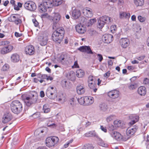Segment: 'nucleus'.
Masks as SVG:
<instances>
[{"label": "nucleus", "instance_id": "obj_13", "mask_svg": "<svg viewBox=\"0 0 149 149\" xmlns=\"http://www.w3.org/2000/svg\"><path fill=\"white\" fill-rule=\"evenodd\" d=\"M8 19L9 21L14 22L17 25H18L22 23L21 20L17 17V15H11L8 17Z\"/></svg>", "mask_w": 149, "mask_h": 149}, {"label": "nucleus", "instance_id": "obj_56", "mask_svg": "<svg viewBox=\"0 0 149 149\" xmlns=\"http://www.w3.org/2000/svg\"><path fill=\"white\" fill-rule=\"evenodd\" d=\"M145 57V56H142L137 57L136 59L139 61H142L144 58Z\"/></svg>", "mask_w": 149, "mask_h": 149}, {"label": "nucleus", "instance_id": "obj_5", "mask_svg": "<svg viewBox=\"0 0 149 149\" xmlns=\"http://www.w3.org/2000/svg\"><path fill=\"white\" fill-rule=\"evenodd\" d=\"M52 3L50 0H43L39 6V11L41 13L45 12L48 8H50Z\"/></svg>", "mask_w": 149, "mask_h": 149}, {"label": "nucleus", "instance_id": "obj_64", "mask_svg": "<svg viewBox=\"0 0 149 149\" xmlns=\"http://www.w3.org/2000/svg\"><path fill=\"white\" fill-rule=\"evenodd\" d=\"M131 63L133 64H138L139 63V62L137 61L134 60L133 61H132Z\"/></svg>", "mask_w": 149, "mask_h": 149}, {"label": "nucleus", "instance_id": "obj_52", "mask_svg": "<svg viewBox=\"0 0 149 149\" xmlns=\"http://www.w3.org/2000/svg\"><path fill=\"white\" fill-rule=\"evenodd\" d=\"M113 116L112 115L110 116L107 117V120L108 122H110L111 120H112L113 119Z\"/></svg>", "mask_w": 149, "mask_h": 149}, {"label": "nucleus", "instance_id": "obj_14", "mask_svg": "<svg viewBox=\"0 0 149 149\" xmlns=\"http://www.w3.org/2000/svg\"><path fill=\"white\" fill-rule=\"evenodd\" d=\"M82 12L85 16L88 18L91 17L93 15L92 10L89 8L86 7L84 8Z\"/></svg>", "mask_w": 149, "mask_h": 149}, {"label": "nucleus", "instance_id": "obj_51", "mask_svg": "<svg viewBox=\"0 0 149 149\" xmlns=\"http://www.w3.org/2000/svg\"><path fill=\"white\" fill-rule=\"evenodd\" d=\"M96 20L95 18L91 19L89 20L88 23L91 25H92L94 23L96 22Z\"/></svg>", "mask_w": 149, "mask_h": 149}, {"label": "nucleus", "instance_id": "obj_3", "mask_svg": "<svg viewBox=\"0 0 149 149\" xmlns=\"http://www.w3.org/2000/svg\"><path fill=\"white\" fill-rule=\"evenodd\" d=\"M10 109L13 112L18 114L22 110V105L21 102L18 100L13 101L10 105Z\"/></svg>", "mask_w": 149, "mask_h": 149}, {"label": "nucleus", "instance_id": "obj_17", "mask_svg": "<svg viewBox=\"0 0 149 149\" xmlns=\"http://www.w3.org/2000/svg\"><path fill=\"white\" fill-rule=\"evenodd\" d=\"M25 52L26 54L32 55L35 52L34 47L31 45L27 46L25 48Z\"/></svg>", "mask_w": 149, "mask_h": 149}, {"label": "nucleus", "instance_id": "obj_15", "mask_svg": "<svg viewBox=\"0 0 149 149\" xmlns=\"http://www.w3.org/2000/svg\"><path fill=\"white\" fill-rule=\"evenodd\" d=\"M107 95L110 98L116 99L119 97V92L116 90H111L108 92Z\"/></svg>", "mask_w": 149, "mask_h": 149}, {"label": "nucleus", "instance_id": "obj_50", "mask_svg": "<svg viewBox=\"0 0 149 149\" xmlns=\"http://www.w3.org/2000/svg\"><path fill=\"white\" fill-rule=\"evenodd\" d=\"M98 59L100 62H101L103 59V57L102 55L100 54H97Z\"/></svg>", "mask_w": 149, "mask_h": 149}, {"label": "nucleus", "instance_id": "obj_43", "mask_svg": "<svg viewBox=\"0 0 149 149\" xmlns=\"http://www.w3.org/2000/svg\"><path fill=\"white\" fill-rule=\"evenodd\" d=\"M128 88L130 90H133L136 88V86L135 84H131L128 86Z\"/></svg>", "mask_w": 149, "mask_h": 149}, {"label": "nucleus", "instance_id": "obj_30", "mask_svg": "<svg viewBox=\"0 0 149 149\" xmlns=\"http://www.w3.org/2000/svg\"><path fill=\"white\" fill-rule=\"evenodd\" d=\"M85 105H90L92 104L94 101V98L93 97L89 96L85 97Z\"/></svg>", "mask_w": 149, "mask_h": 149}, {"label": "nucleus", "instance_id": "obj_58", "mask_svg": "<svg viewBox=\"0 0 149 149\" xmlns=\"http://www.w3.org/2000/svg\"><path fill=\"white\" fill-rule=\"evenodd\" d=\"M15 36L17 37H19L21 36L22 35V33H20L17 32H15Z\"/></svg>", "mask_w": 149, "mask_h": 149}, {"label": "nucleus", "instance_id": "obj_29", "mask_svg": "<svg viewBox=\"0 0 149 149\" xmlns=\"http://www.w3.org/2000/svg\"><path fill=\"white\" fill-rule=\"evenodd\" d=\"M76 90L77 93L79 95H82L85 92V89L83 85H79L77 86Z\"/></svg>", "mask_w": 149, "mask_h": 149}, {"label": "nucleus", "instance_id": "obj_31", "mask_svg": "<svg viewBox=\"0 0 149 149\" xmlns=\"http://www.w3.org/2000/svg\"><path fill=\"white\" fill-rule=\"evenodd\" d=\"M11 59L13 62H17L19 60V56L16 53L13 54L11 56Z\"/></svg>", "mask_w": 149, "mask_h": 149}, {"label": "nucleus", "instance_id": "obj_28", "mask_svg": "<svg viewBox=\"0 0 149 149\" xmlns=\"http://www.w3.org/2000/svg\"><path fill=\"white\" fill-rule=\"evenodd\" d=\"M112 136L118 141H120L122 138V136L118 132H113L111 134Z\"/></svg>", "mask_w": 149, "mask_h": 149}, {"label": "nucleus", "instance_id": "obj_16", "mask_svg": "<svg viewBox=\"0 0 149 149\" xmlns=\"http://www.w3.org/2000/svg\"><path fill=\"white\" fill-rule=\"evenodd\" d=\"M56 93V89L55 88L49 87L48 88L46 91V94L48 97L52 98V96Z\"/></svg>", "mask_w": 149, "mask_h": 149}, {"label": "nucleus", "instance_id": "obj_9", "mask_svg": "<svg viewBox=\"0 0 149 149\" xmlns=\"http://www.w3.org/2000/svg\"><path fill=\"white\" fill-rule=\"evenodd\" d=\"M24 8L27 10L30 11H33L36 8L35 3L31 1H28L24 4Z\"/></svg>", "mask_w": 149, "mask_h": 149}, {"label": "nucleus", "instance_id": "obj_8", "mask_svg": "<svg viewBox=\"0 0 149 149\" xmlns=\"http://www.w3.org/2000/svg\"><path fill=\"white\" fill-rule=\"evenodd\" d=\"M77 98L75 96L71 97L69 100L70 104L72 105V107L70 108V111L72 112H75L77 107L76 105L77 102Z\"/></svg>", "mask_w": 149, "mask_h": 149}, {"label": "nucleus", "instance_id": "obj_18", "mask_svg": "<svg viewBox=\"0 0 149 149\" xmlns=\"http://www.w3.org/2000/svg\"><path fill=\"white\" fill-rule=\"evenodd\" d=\"M113 40V36L110 34H105L103 35L102 37V40L104 42L107 43H109L111 42Z\"/></svg>", "mask_w": 149, "mask_h": 149}, {"label": "nucleus", "instance_id": "obj_23", "mask_svg": "<svg viewBox=\"0 0 149 149\" xmlns=\"http://www.w3.org/2000/svg\"><path fill=\"white\" fill-rule=\"evenodd\" d=\"M75 28L77 31L79 33L83 34L86 31V27L81 24L77 25L75 26Z\"/></svg>", "mask_w": 149, "mask_h": 149}, {"label": "nucleus", "instance_id": "obj_42", "mask_svg": "<svg viewBox=\"0 0 149 149\" xmlns=\"http://www.w3.org/2000/svg\"><path fill=\"white\" fill-rule=\"evenodd\" d=\"M61 1L60 0H53V5L55 6H58L61 3Z\"/></svg>", "mask_w": 149, "mask_h": 149}, {"label": "nucleus", "instance_id": "obj_12", "mask_svg": "<svg viewBox=\"0 0 149 149\" xmlns=\"http://www.w3.org/2000/svg\"><path fill=\"white\" fill-rule=\"evenodd\" d=\"M39 40L40 45L42 46L45 45L48 40V35L46 33H44L42 34L38 38Z\"/></svg>", "mask_w": 149, "mask_h": 149}, {"label": "nucleus", "instance_id": "obj_61", "mask_svg": "<svg viewBox=\"0 0 149 149\" xmlns=\"http://www.w3.org/2000/svg\"><path fill=\"white\" fill-rule=\"evenodd\" d=\"M40 96L41 97H43L45 96V94L43 91H41L40 93Z\"/></svg>", "mask_w": 149, "mask_h": 149}, {"label": "nucleus", "instance_id": "obj_62", "mask_svg": "<svg viewBox=\"0 0 149 149\" xmlns=\"http://www.w3.org/2000/svg\"><path fill=\"white\" fill-rule=\"evenodd\" d=\"M127 68L130 70H132L134 69V68L132 66H128Z\"/></svg>", "mask_w": 149, "mask_h": 149}, {"label": "nucleus", "instance_id": "obj_4", "mask_svg": "<svg viewBox=\"0 0 149 149\" xmlns=\"http://www.w3.org/2000/svg\"><path fill=\"white\" fill-rule=\"evenodd\" d=\"M112 20L111 18L108 16L101 17L98 20L97 25V27L99 29L102 28L105 24H110Z\"/></svg>", "mask_w": 149, "mask_h": 149}, {"label": "nucleus", "instance_id": "obj_26", "mask_svg": "<svg viewBox=\"0 0 149 149\" xmlns=\"http://www.w3.org/2000/svg\"><path fill=\"white\" fill-rule=\"evenodd\" d=\"M10 3L14 6V9L16 10H19L20 8H22L23 4L20 2H18L17 5L15 4V1L14 0H11L10 1Z\"/></svg>", "mask_w": 149, "mask_h": 149}, {"label": "nucleus", "instance_id": "obj_44", "mask_svg": "<svg viewBox=\"0 0 149 149\" xmlns=\"http://www.w3.org/2000/svg\"><path fill=\"white\" fill-rule=\"evenodd\" d=\"M117 29L116 26L115 25H113L111 26L110 30L111 32L114 33Z\"/></svg>", "mask_w": 149, "mask_h": 149}, {"label": "nucleus", "instance_id": "obj_39", "mask_svg": "<svg viewBox=\"0 0 149 149\" xmlns=\"http://www.w3.org/2000/svg\"><path fill=\"white\" fill-rule=\"evenodd\" d=\"M98 144L99 145L102 147H106L107 146V144L105 143L102 139H99Z\"/></svg>", "mask_w": 149, "mask_h": 149}, {"label": "nucleus", "instance_id": "obj_35", "mask_svg": "<svg viewBox=\"0 0 149 149\" xmlns=\"http://www.w3.org/2000/svg\"><path fill=\"white\" fill-rule=\"evenodd\" d=\"M42 110L45 113H47L51 110L49 106L47 104H45L43 105Z\"/></svg>", "mask_w": 149, "mask_h": 149}, {"label": "nucleus", "instance_id": "obj_48", "mask_svg": "<svg viewBox=\"0 0 149 149\" xmlns=\"http://www.w3.org/2000/svg\"><path fill=\"white\" fill-rule=\"evenodd\" d=\"M72 68H79V66L78 64L77 61H76L74 62V65L72 66Z\"/></svg>", "mask_w": 149, "mask_h": 149}, {"label": "nucleus", "instance_id": "obj_54", "mask_svg": "<svg viewBox=\"0 0 149 149\" xmlns=\"http://www.w3.org/2000/svg\"><path fill=\"white\" fill-rule=\"evenodd\" d=\"M110 71L107 72L105 74H104V76L106 78H108L110 76Z\"/></svg>", "mask_w": 149, "mask_h": 149}, {"label": "nucleus", "instance_id": "obj_24", "mask_svg": "<svg viewBox=\"0 0 149 149\" xmlns=\"http://www.w3.org/2000/svg\"><path fill=\"white\" fill-rule=\"evenodd\" d=\"M130 118L131 121L129 123L130 125H132L138 122L139 119V116L134 114H132L129 116Z\"/></svg>", "mask_w": 149, "mask_h": 149}, {"label": "nucleus", "instance_id": "obj_36", "mask_svg": "<svg viewBox=\"0 0 149 149\" xmlns=\"http://www.w3.org/2000/svg\"><path fill=\"white\" fill-rule=\"evenodd\" d=\"M130 15L129 13H126L125 12H123L120 13V18H129L130 17Z\"/></svg>", "mask_w": 149, "mask_h": 149}, {"label": "nucleus", "instance_id": "obj_40", "mask_svg": "<svg viewBox=\"0 0 149 149\" xmlns=\"http://www.w3.org/2000/svg\"><path fill=\"white\" fill-rule=\"evenodd\" d=\"M121 121L120 120H116L114 121L113 124L116 127H119L121 126Z\"/></svg>", "mask_w": 149, "mask_h": 149}, {"label": "nucleus", "instance_id": "obj_60", "mask_svg": "<svg viewBox=\"0 0 149 149\" xmlns=\"http://www.w3.org/2000/svg\"><path fill=\"white\" fill-rule=\"evenodd\" d=\"M108 65L109 66H112L113 65V63L112 61L111 60H109L108 61Z\"/></svg>", "mask_w": 149, "mask_h": 149}, {"label": "nucleus", "instance_id": "obj_1", "mask_svg": "<svg viewBox=\"0 0 149 149\" xmlns=\"http://www.w3.org/2000/svg\"><path fill=\"white\" fill-rule=\"evenodd\" d=\"M56 30L52 35V39L55 42L60 43L62 40L65 33V30L63 27H56Z\"/></svg>", "mask_w": 149, "mask_h": 149}, {"label": "nucleus", "instance_id": "obj_49", "mask_svg": "<svg viewBox=\"0 0 149 149\" xmlns=\"http://www.w3.org/2000/svg\"><path fill=\"white\" fill-rule=\"evenodd\" d=\"M33 22L36 27H37L39 25V23L36 19H32Z\"/></svg>", "mask_w": 149, "mask_h": 149}, {"label": "nucleus", "instance_id": "obj_59", "mask_svg": "<svg viewBox=\"0 0 149 149\" xmlns=\"http://www.w3.org/2000/svg\"><path fill=\"white\" fill-rule=\"evenodd\" d=\"M65 58V56L63 54H62L59 57V59L60 61H62L64 60Z\"/></svg>", "mask_w": 149, "mask_h": 149}, {"label": "nucleus", "instance_id": "obj_47", "mask_svg": "<svg viewBox=\"0 0 149 149\" xmlns=\"http://www.w3.org/2000/svg\"><path fill=\"white\" fill-rule=\"evenodd\" d=\"M44 131L43 130H41L40 129H38L36 130L34 134L35 135H39L40 133H43Z\"/></svg>", "mask_w": 149, "mask_h": 149}, {"label": "nucleus", "instance_id": "obj_57", "mask_svg": "<svg viewBox=\"0 0 149 149\" xmlns=\"http://www.w3.org/2000/svg\"><path fill=\"white\" fill-rule=\"evenodd\" d=\"M100 129L102 130L104 132H107V129L106 127H104L103 126H101Z\"/></svg>", "mask_w": 149, "mask_h": 149}, {"label": "nucleus", "instance_id": "obj_38", "mask_svg": "<svg viewBox=\"0 0 149 149\" xmlns=\"http://www.w3.org/2000/svg\"><path fill=\"white\" fill-rule=\"evenodd\" d=\"M77 101L81 105H85V97H82L79 98H77Z\"/></svg>", "mask_w": 149, "mask_h": 149}, {"label": "nucleus", "instance_id": "obj_41", "mask_svg": "<svg viewBox=\"0 0 149 149\" xmlns=\"http://www.w3.org/2000/svg\"><path fill=\"white\" fill-rule=\"evenodd\" d=\"M9 66L7 64H5L1 68V70L3 71H6L8 70L9 69Z\"/></svg>", "mask_w": 149, "mask_h": 149}, {"label": "nucleus", "instance_id": "obj_34", "mask_svg": "<svg viewBox=\"0 0 149 149\" xmlns=\"http://www.w3.org/2000/svg\"><path fill=\"white\" fill-rule=\"evenodd\" d=\"M134 2L135 5L136 6H142L144 4V0H134Z\"/></svg>", "mask_w": 149, "mask_h": 149}, {"label": "nucleus", "instance_id": "obj_63", "mask_svg": "<svg viewBox=\"0 0 149 149\" xmlns=\"http://www.w3.org/2000/svg\"><path fill=\"white\" fill-rule=\"evenodd\" d=\"M9 3V1L8 0H6L3 3V5L5 6H7L8 3Z\"/></svg>", "mask_w": 149, "mask_h": 149}, {"label": "nucleus", "instance_id": "obj_2", "mask_svg": "<svg viewBox=\"0 0 149 149\" xmlns=\"http://www.w3.org/2000/svg\"><path fill=\"white\" fill-rule=\"evenodd\" d=\"M0 45L3 46L0 49V53L4 55L11 52L13 49V47L10 44L8 41H3L0 42Z\"/></svg>", "mask_w": 149, "mask_h": 149}, {"label": "nucleus", "instance_id": "obj_33", "mask_svg": "<svg viewBox=\"0 0 149 149\" xmlns=\"http://www.w3.org/2000/svg\"><path fill=\"white\" fill-rule=\"evenodd\" d=\"M76 75L78 77L82 78L85 75L84 71L81 69L78 70L76 71Z\"/></svg>", "mask_w": 149, "mask_h": 149}, {"label": "nucleus", "instance_id": "obj_45", "mask_svg": "<svg viewBox=\"0 0 149 149\" xmlns=\"http://www.w3.org/2000/svg\"><path fill=\"white\" fill-rule=\"evenodd\" d=\"M46 124H47V125L48 127H50L53 126V125H55V124L53 123L52 121L50 120H47L46 121Z\"/></svg>", "mask_w": 149, "mask_h": 149}, {"label": "nucleus", "instance_id": "obj_27", "mask_svg": "<svg viewBox=\"0 0 149 149\" xmlns=\"http://www.w3.org/2000/svg\"><path fill=\"white\" fill-rule=\"evenodd\" d=\"M137 92L141 96H145L146 93V87L143 86L139 87L138 88Z\"/></svg>", "mask_w": 149, "mask_h": 149}, {"label": "nucleus", "instance_id": "obj_20", "mask_svg": "<svg viewBox=\"0 0 149 149\" xmlns=\"http://www.w3.org/2000/svg\"><path fill=\"white\" fill-rule=\"evenodd\" d=\"M136 130V129L134 127H128L126 131V134L128 136L127 138V140L129 139L131 136L134 134Z\"/></svg>", "mask_w": 149, "mask_h": 149}, {"label": "nucleus", "instance_id": "obj_6", "mask_svg": "<svg viewBox=\"0 0 149 149\" xmlns=\"http://www.w3.org/2000/svg\"><path fill=\"white\" fill-rule=\"evenodd\" d=\"M22 99L24 101L26 105L30 106L36 101V98L33 94L29 96H26L24 95L22 96Z\"/></svg>", "mask_w": 149, "mask_h": 149}, {"label": "nucleus", "instance_id": "obj_21", "mask_svg": "<svg viewBox=\"0 0 149 149\" xmlns=\"http://www.w3.org/2000/svg\"><path fill=\"white\" fill-rule=\"evenodd\" d=\"M13 118L12 115L10 113H8L5 114L2 118V122L4 123H6L10 120Z\"/></svg>", "mask_w": 149, "mask_h": 149}, {"label": "nucleus", "instance_id": "obj_46", "mask_svg": "<svg viewBox=\"0 0 149 149\" xmlns=\"http://www.w3.org/2000/svg\"><path fill=\"white\" fill-rule=\"evenodd\" d=\"M138 18L139 20L141 22H144L146 19V18L144 17H142L141 16L139 15L138 16Z\"/></svg>", "mask_w": 149, "mask_h": 149}, {"label": "nucleus", "instance_id": "obj_25", "mask_svg": "<svg viewBox=\"0 0 149 149\" xmlns=\"http://www.w3.org/2000/svg\"><path fill=\"white\" fill-rule=\"evenodd\" d=\"M81 12L80 10L77 9L73 10L72 12V16L74 19H78L81 15Z\"/></svg>", "mask_w": 149, "mask_h": 149}, {"label": "nucleus", "instance_id": "obj_10", "mask_svg": "<svg viewBox=\"0 0 149 149\" xmlns=\"http://www.w3.org/2000/svg\"><path fill=\"white\" fill-rule=\"evenodd\" d=\"M61 18V16L58 13H55L54 16L52 17L51 19L53 23L52 26L53 29L58 27L59 24L58 22Z\"/></svg>", "mask_w": 149, "mask_h": 149}, {"label": "nucleus", "instance_id": "obj_22", "mask_svg": "<svg viewBox=\"0 0 149 149\" xmlns=\"http://www.w3.org/2000/svg\"><path fill=\"white\" fill-rule=\"evenodd\" d=\"M130 43L129 40L127 38H122L120 40V44L123 48H126Z\"/></svg>", "mask_w": 149, "mask_h": 149}, {"label": "nucleus", "instance_id": "obj_32", "mask_svg": "<svg viewBox=\"0 0 149 149\" xmlns=\"http://www.w3.org/2000/svg\"><path fill=\"white\" fill-rule=\"evenodd\" d=\"M84 136L86 137H89L95 136L97 137L98 135L96 134L95 131H92L88 132L84 134Z\"/></svg>", "mask_w": 149, "mask_h": 149}, {"label": "nucleus", "instance_id": "obj_19", "mask_svg": "<svg viewBox=\"0 0 149 149\" xmlns=\"http://www.w3.org/2000/svg\"><path fill=\"white\" fill-rule=\"evenodd\" d=\"M78 50L83 52H86L88 54H92L93 52L89 46H82L80 47Z\"/></svg>", "mask_w": 149, "mask_h": 149}, {"label": "nucleus", "instance_id": "obj_53", "mask_svg": "<svg viewBox=\"0 0 149 149\" xmlns=\"http://www.w3.org/2000/svg\"><path fill=\"white\" fill-rule=\"evenodd\" d=\"M143 83L145 84H149V79L147 78H145L144 79Z\"/></svg>", "mask_w": 149, "mask_h": 149}, {"label": "nucleus", "instance_id": "obj_37", "mask_svg": "<svg viewBox=\"0 0 149 149\" xmlns=\"http://www.w3.org/2000/svg\"><path fill=\"white\" fill-rule=\"evenodd\" d=\"M94 147L91 144L88 143L85 144L82 149H94Z\"/></svg>", "mask_w": 149, "mask_h": 149}, {"label": "nucleus", "instance_id": "obj_11", "mask_svg": "<svg viewBox=\"0 0 149 149\" xmlns=\"http://www.w3.org/2000/svg\"><path fill=\"white\" fill-rule=\"evenodd\" d=\"M88 85L90 88L93 90L95 92L97 90L96 88L97 86L95 83L94 78L92 76H90L88 78Z\"/></svg>", "mask_w": 149, "mask_h": 149}, {"label": "nucleus", "instance_id": "obj_55", "mask_svg": "<svg viewBox=\"0 0 149 149\" xmlns=\"http://www.w3.org/2000/svg\"><path fill=\"white\" fill-rule=\"evenodd\" d=\"M65 99V96H63V95L62 94L60 95V97L58 98V100L59 101H62V100H64Z\"/></svg>", "mask_w": 149, "mask_h": 149}, {"label": "nucleus", "instance_id": "obj_7", "mask_svg": "<svg viewBox=\"0 0 149 149\" xmlns=\"http://www.w3.org/2000/svg\"><path fill=\"white\" fill-rule=\"evenodd\" d=\"M59 141V138L57 136L49 137L46 139L45 143L47 146L50 147L57 144Z\"/></svg>", "mask_w": 149, "mask_h": 149}]
</instances>
